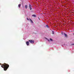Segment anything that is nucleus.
<instances>
[{"label":"nucleus","mask_w":74,"mask_h":74,"mask_svg":"<svg viewBox=\"0 0 74 74\" xmlns=\"http://www.w3.org/2000/svg\"><path fill=\"white\" fill-rule=\"evenodd\" d=\"M32 16H34V17H36V16L35 14H33L32 15Z\"/></svg>","instance_id":"1a4fd4ad"},{"label":"nucleus","mask_w":74,"mask_h":74,"mask_svg":"<svg viewBox=\"0 0 74 74\" xmlns=\"http://www.w3.org/2000/svg\"><path fill=\"white\" fill-rule=\"evenodd\" d=\"M64 34L66 37H67V34H66V33H64Z\"/></svg>","instance_id":"423d86ee"},{"label":"nucleus","mask_w":74,"mask_h":74,"mask_svg":"<svg viewBox=\"0 0 74 74\" xmlns=\"http://www.w3.org/2000/svg\"><path fill=\"white\" fill-rule=\"evenodd\" d=\"M27 19L28 21H29V18H27Z\"/></svg>","instance_id":"4468645a"},{"label":"nucleus","mask_w":74,"mask_h":74,"mask_svg":"<svg viewBox=\"0 0 74 74\" xmlns=\"http://www.w3.org/2000/svg\"><path fill=\"white\" fill-rule=\"evenodd\" d=\"M28 7V6L27 5H25V9H27V8Z\"/></svg>","instance_id":"39448f33"},{"label":"nucleus","mask_w":74,"mask_h":74,"mask_svg":"<svg viewBox=\"0 0 74 74\" xmlns=\"http://www.w3.org/2000/svg\"><path fill=\"white\" fill-rule=\"evenodd\" d=\"M46 26L47 27H49V26L48 25H46Z\"/></svg>","instance_id":"f8f14e48"},{"label":"nucleus","mask_w":74,"mask_h":74,"mask_svg":"<svg viewBox=\"0 0 74 74\" xmlns=\"http://www.w3.org/2000/svg\"><path fill=\"white\" fill-rule=\"evenodd\" d=\"M21 4H18L19 8H20V7H21Z\"/></svg>","instance_id":"6e6552de"},{"label":"nucleus","mask_w":74,"mask_h":74,"mask_svg":"<svg viewBox=\"0 0 74 74\" xmlns=\"http://www.w3.org/2000/svg\"><path fill=\"white\" fill-rule=\"evenodd\" d=\"M52 34H54V31H52Z\"/></svg>","instance_id":"9d476101"},{"label":"nucleus","mask_w":74,"mask_h":74,"mask_svg":"<svg viewBox=\"0 0 74 74\" xmlns=\"http://www.w3.org/2000/svg\"><path fill=\"white\" fill-rule=\"evenodd\" d=\"M1 66L2 68H3L4 71H6V70L8 69V67H9V65L8 64L4 63L1 65Z\"/></svg>","instance_id":"f257e3e1"},{"label":"nucleus","mask_w":74,"mask_h":74,"mask_svg":"<svg viewBox=\"0 0 74 74\" xmlns=\"http://www.w3.org/2000/svg\"><path fill=\"white\" fill-rule=\"evenodd\" d=\"M29 19L30 20V21H31L32 23H33V21H32L31 19H30V18H29Z\"/></svg>","instance_id":"0eeeda50"},{"label":"nucleus","mask_w":74,"mask_h":74,"mask_svg":"<svg viewBox=\"0 0 74 74\" xmlns=\"http://www.w3.org/2000/svg\"><path fill=\"white\" fill-rule=\"evenodd\" d=\"M62 35L63 34V32L62 33Z\"/></svg>","instance_id":"2eb2a0df"},{"label":"nucleus","mask_w":74,"mask_h":74,"mask_svg":"<svg viewBox=\"0 0 74 74\" xmlns=\"http://www.w3.org/2000/svg\"><path fill=\"white\" fill-rule=\"evenodd\" d=\"M29 41L30 42L31 44H34V40H29Z\"/></svg>","instance_id":"f03ea898"},{"label":"nucleus","mask_w":74,"mask_h":74,"mask_svg":"<svg viewBox=\"0 0 74 74\" xmlns=\"http://www.w3.org/2000/svg\"><path fill=\"white\" fill-rule=\"evenodd\" d=\"M50 40L51 41H52V39L51 38H50Z\"/></svg>","instance_id":"9b49d317"},{"label":"nucleus","mask_w":74,"mask_h":74,"mask_svg":"<svg viewBox=\"0 0 74 74\" xmlns=\"http://www.w3.org/2000/svg\"><path fill=\"white\" fill-rule=\"evenodd\" d=\"M1 64V63H0V65Z\"/></svg>","instance_id":"dca6fc26"},{"label":"nucleus","mask_w":74,"mask_h":74,"mask_svg":"<svg viewBox=\"0 0 74 74\" xmlns=\"http://www.w3.org/2000/svg\"><path fill=\"white\" fill-rule=\"evenodd\" d=\"M29 7L30 8V10H32V6L30 4H29Z\"/></svg>","instance_id":"7ed1b4c3"},{"label":"nucleus","mask_w":74,"mask_h":74,"mask_svg":"<svg viewBox=\"0 0 74 74\" xmlns=\"http://www.w3.org/2000/svg\"><path fill=\"white\" fill-rule=\"evenodd\" d=\"M71 45H74V43H73V44H71Z\"/></svg>","instance_id":"ddd939ff"},{"label":"nucleus","mask_w":74,"mask_h":74,"mask_svg":"<svg viewBox=\"0 0 74 74\" xmlns=\"http://www.w3.org/2000/svg\"><path fill=\"white\" fill-rule=\"evenodd\" d=\"M26 43L27 45V46H29V41L26 42Z\"/></svg>","instance_id":"20e7f679"}]
</instances>
